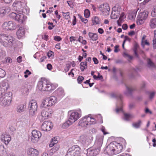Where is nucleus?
Listing matches in <instances>:
<instances>
[{"label": "nucleus", "instance_id": "1", "mask_svg": "<svg viewBox=\"0 0 156 156\" xmlns=\"http://www.w3.org/2000/svg\"><path fill=\"white\" fill-rule=\"evenodd\" d=\"M22 3L20 2L16 1L13 4V6L16 7V10L19 12L18 14L15 12H12L9 15V16L15 20L21 23H23L24 19L26 17L24 16L23 13H27V12L26 9L22 7Z\"/></svg>", "mask_w": 156, "mask_h": 156}, {"label": "nucleus", "instance_id": "2", "mask_svg": "<svg viewBox=\"0 0 156 156\" xmlns=\"http://www.w3.org/2000/svg\"><path fill=\"white\" fill-rule=\"evenodd\" d=\"M122 148L121 144L116 142H112L107 146L105 151L108 155H112L121 153Z\"/></svg>", "mask_w": 156, "mask_h": 156}, {"label": "nucleus", "instance_id": "3", "mask_svg": "<svg viewBox=\"0 0 156 156\" xmlns=\"http://www.w3.org/2000/svg\"><path fill=\"white\" fill-rule=\"evenodd\" d=\"M58 86L57 84H52L46 79H44L39 81L37 84L38 89L42 91H51Z\"/></svg>", "mask_w": 156, "mask_h": 156}, {"label": "nucleus", "instance_id": "4", "mask_svg": "<svg viewBox=\"0 0 156 156\" xmlns=\"http://www.w3.org/2000/svg\"><path fill=\"white\" fill-rule=\"evenodd\" d=\"M68 120L64 122L62 125V127L66 129L72 125L81 116L79 114L76 112H69L68 113Z\"/></svg>", "mask_w": 156, "mask_h": 156}, {"label": "nucleus", "instance_id": "5", "mask_svg": "<svg viewBox=\"0 0 156 156\" xmlns=\"http://www.w3.org/2000/svg\"><path fill=\"white\" fill-rule=\"evenodd\" d=\"M13 39L12 37L7 34H0V43L6 47L10 48L12 47L14 42Z\"/></svg>", "mask_w": 156, "mask_h": 156}, {"label": "nucleus", "instance_id": "6", "mask_svg": "<svg viewBox=\"0 0 156 156\" xmlns=\"http://www.w3.org/2000/svg\"><path fill=\"white\" fill-rule=\"evenodd\" d=\"M12 93L9 92L0 95V104L3 106H8L10 104L12 99Z\"/></svg>", "mask_w": 156, "mask_h": 156}, {"label": "nucleus", "instance_id": "7", "mask_svg": "<svg viewBox=\"0 0 156 156\" xmlns=\"http://www.w3.org/2000/svg\"><path fill=\"white\" fill-rule=\"evenodd\" d=\"M80 152V149L79 146L75 145L69 149L66 156H81Z\"/></svg>", "mask_w": 156, "mask_h": 156}, {"label": "nucleus", "instance_id": "8", "mask_svg": "<svg viewBox=\"0 0 156 156\" xmlns=\"http://www.w3.org/2000/svg\"><path fill=\"white\" fill-rule=\"evenodd\" d=\"M80 152V149L79 146L75 145L69 149L66 156H81Z\"/></svg>", "mask_w": 156, "mask_h": 156}, {"label": "nucleus", "instance_id": "9", "mask_svg": "<svg viewBox=\"0 0 156 156\" xmlns=\"http://www.w3.org/2000/svg\"><path fill=\"white\" fill-rule=\"evenodd\" d=\"M148 12L145 10L140 12L137 17V23L138 25L143 24L148 17Z\"/></svg>", "mask_w": 156, "mask_h": 156}, {"label": "nucleus", "instance_id": "10", "mask_svg": "<svg viewBox=\"0 0 156 156\" xmlns=\"http://www.w3.org/2000/svg\"><path fill=\"white\" fill-rule=\"evenodd\" d=\"M37 108L36 101L34 100L30 101L29 104V113L30 115L33 116L35 115Z\"/></svg>", "mask_w": 156, "mask_h": 156}, {"label": "nucleus", "instance_id": "11", "mask_svg": "<svg viewBox=\"0 0 156 156\" xmlns=\"http://www.w3.org/2000/svg\"><path fill=\"white\" fill-rule=\"evenodd\" d=\"M53 127L51 122L50 121H45L42 125L41 128L44 131H49Z\"/></svg>", "mask_w": 156, "mask_h": 156}, {"label": "nucleus", "instance_id": "12", "mask_svg": "<svg viewBox=\"0 0 156 156\" xmlns=\"http://www.w3.org/2000/svg\"><path fill=\"white\" fill-rule=\"evenodd\" d=\"M100 150L99 149L96 148H90L87 149V156H96L99 153Z\"/></svg>", "mask_w": 156, "mask_h": 156}, {"label": "nucleus", "instance_id": "13", "mask_svg": "<svg viewBox=\"0 0 156 156\" xmlns=\"http://www.w3.org/2000/svg\"><path fill=\"white\" fill-rule=\"evenodd\" d=\"M9 87V85L7 82L5 81H2L0 83V94H5Z\"/></svg>", "mask_w": 156, "mask_h": 156}, {"label": "nucleus", "instance_id": "14", "mask_svg": "<svg viewBox=\"0 0 156 156\" xmlns=\"http://www.w3.org/2000/svg\"><path fill=\"white\" fill-rule=\"evenodd\" d=\"M98 8L100 11L103 14H107L110 10L109 5L107 3L101 4Z\"/></svg>", "mask_w": 156, "mask_h": 156}, {"label": "nucleus", "instance_id": "15", "mask_svg": "<svg viewBox=\"0 0 156 156\" xmlns=\"http://www.w3.org/2000/svg\"><path fill=\"white\" fill-rule=\"evenodd\" d=\"M52 113V111L51 109L45 108L41 111V115L44 119L50 117Z\"/></svg>", "mask_w": 156, "mask_h": 156}, {"label": "nucleus", "instance_id": "16", "mask_svg": "<svg viewBox=\"0 0 156 156\" xmlns=\"http://www.w3.org/2000/svg\"><path fill=\"white\" fill-rule=\"evenodd\" d=\"M25 28L24 27H21L18 30L16 34L18 39L23 38L25 36Z\"/></svg>", "mask_w": 156, "mask_h": 156}, {"label": "nucleus", "instance_id": "17", "mask_svg": "<svg viewBox=\"0 0 156 156\" xmlns=\"http://www.w3.org/2000/svg\"><path fill=\"white\" fill-rule=\"evenodd\" d=\"M103 140V137H97L95 140L94 146L97 149H99L102 146Z\"/></svg>", "mask_w": 156, "mask_h": 156}, {"label": "nucleus", "instance_id": "18", "mask_svg": "<svg viewBox=\"0 0 156 156\" xmlns=\"http://www.w3.org/2000/svg\"><path fill=\"white\" fill-rule=\"evenodd\" d=\"M55 92L57 98L59 100L63 97L65 95L64 90L61 87L58 88Z\"/></svg>", "mask_w": 156, "mask_h": 156}, {"label": "nucleus", "instance_id": "19", "mask_svg": "<svg viewBox=\"0 0 156 156\" xmlns=\"http://www.w3.org/2000/svg\"><path fill=\"white\" fill-rule=\"evenodd\" d=\"M27 156H38V152L37 150L33 148L29 149L27 151Z\"/></svg>", "mask_w": 156, "mask_h": 156}, {"label": "nucleus", "instance_id": "20", "mask_svg": "<svg viewBox=\"0 0 156 156\" xmlns=\"http://www.w3.org/2000/svg\"><path fill=\"white\" fill-rule=\"evenodd\" d=\"M48 99L51 106L55 105L59 100L57 97L55 96H51Z\"/></svg>", "mask_w": 156, "mask_h": 156}, {"label": "nucleus", "instance_id": "21", "mask_svg": "<svg viewBox=\"0 0 156 156\" xmlns=\"http://www.w3.org/2000/svg\"><path fill=\"white\" fill-rule=\"evenodd\" d=\"M78 125L82 127H86L88 125L86 119L84 117H83L80 120L78 123Z\"/></svg>", "mask_w": 156, "mask_h": 156}, {"label": "nucleus", "instance_id": "22", "mask_svg": "<svg viewBox=\"0 0 156 156\" xmlns=\"http://www.w3.org/2000/svg\"><path fill=\"white\" fill-rule=\"evenodd\" d=\"M26 108V105L24 104L19 105L17 107L16 111L19 113L25 111Z\"/></svg>", "mask_w": 156, "mask_h": 156}, {"label": "nucleus", "instance_id": "23", "mask_svg": "<svg viewBox=\"0 0 156 156\" xmlns=\"http://www.w3.org/2000/svg\"><path fill=\"white\" fill-rule=\"evenodd\" d=\"M119 11L118 10H112L111 17L112 19H116L119 16Z\"/></svg>", "mask_w": 156, "mask_h": 156}, {"label": "nucleus", "instance_id": "24", "mask_svg": "<svg viewBox=\"0 0 156 156\" xmlns=\"http://www.w3.org/2000/svg\"><path fill=\"white\" fill-rule=\"evenodd\" d=\"M88 36L90 39L93 41H96L98 38V36L97 34L96 33L89 32L88 34Z\"/></svg>", "mask_w": 156, "mask_h": 156}, {"label": "nucleus", "instance_id": "25", "mask_svg": "<svg viewBox=\"0 0 156 156\" xmlns=\"http://www.w3.org/2000/svg\"><path fill=\"white\" fill-rule=\"evenodd\" d=\"M41 106V107L43 108H46L47 107L51 106L49 104V101L48 98H45L43 100Z\"/></svg>", "mask_w": 156, "mask_h": 156}, {"label": "nucleus", "instance_id": "26", "mask_svg": "<svg viewBox=\"0 0 156 156\" xmlns=\"http://www.w3.org/2000/svg\"><path fill=\"white\" fill-rule=\"evenodd\" d=\"M10 11V9L8 7H4L0 9V13L1 14H5Z\"/></svg>", "mask_w": 156, "mask_h": 156}, {"label": "nucleus", "instance_id": "27", "mask_svg": "<svg viewBox=\"0 0 156 156\" xmlns=\"http://www.w3.org/2000/svg\"><path fill=\"white\" fill-rule=\"evenodd\" d=\"M9 26L10 28V30H15L16 27V24L12 21H9Z\"/></svg>", "mask_w": 156, "mask_h": 156}, {"label": "nucleus", "instance_id": "28", "mask_svg": "<svg viewBox=\"0 0 156 156\" xmlns=\"http://www.w3.org/2000/svg\"><path fill=\"white\" fill-rule=\"evenodd\" d=\"M32 136H41V133L40 131L37 130H34L31 132Z\"/></svg>", "mask_w": 156, "mask_h": 156}, {"label": "nucleus", "instance_id": "29", "mask_svg": "<svg viewBox=\"0 0 156 156\" xmlns=\"http://www.w3.org/2000/svg\"><path fill=\"white\" fill-rule=\"evenodd\" d=\"M126 90L124 92V94L127 96L131 94L132 91L134 90V89L132 87L126 86Z\"/></svg>", "mask_w": 156, "mask_h": 156}, {"label": "nucleus", "instance_id": "30", "mask_svg": "<svg viewBox=\"0 0 156 156\" xmlns=\"http://www.w3.org/2000/svg\"><path fill=\"white\" fill-rule=\"evenodd\" d=\"M80 66V68L82 72L83 71L84 69H86L87 68V62H81Z\"/></svg>", "mask_w": 156, "mask_h": 156}, {"label": "nucleus", "instance_id": "31", "mask_svg": "<svg viewBox=\"0 0 156 156\" xmlns=\"http://www.w3.org/2000/svg\"><path fill=\"white\" fill-rule=\"evenodd\" d=\"M150 25L152 28L156 27V18L151 19L150 22Z\"/></svg>", "mask_w": 156, "mask_h": 156}, {"label": "nucleus", "instance_id": "32", "mask_svg": "<svg viewBox=\"0 0 156 156\" xmlns=\"http://www.w3.org/2000/svg\"><path fill=\"white\" fill-rule=\"evenodd\" d=\"M1 140L3 141L6 145H7L11 140V137H2Z\"/></svg>", "mask_w": 156, "mask_h": 156}, {"label": "nucleus", "instance_id": "33", "mask_svg": "<svg viewBox=\"0 0 156 156\" xmlns=\"http://www.w3.org/2000/svg\"><path fill=\"white\" fill-rule=\"evenodd\" d=\"M137 11L136 10L133 11L132 12L129 13V18L130 20H133L136 16Z\"/></svg>", "mask_w": 156, "mask_h": 156}, {"label": "nucleus", "instance_id": "34", "mask_svg": "<svg viewBox=\"0 0 156 156\" xmlns=\"http://www.w3.org/2000/svg\"><path fill=\"white\" fill-rule=\"evenodd\" d=\"M82 141L83 144H85L86 145H88L90 143L91 140L89 139L88 137H84Z\"/></svg>", "mask_w": 156, "mask_h": 156}, {"label": "nucleus", "instance_id": "35", "mask_svg": "<svg viewBox=\"0 0 156 156\" xmlns=\"http://www.w3.org/2000/svg\"><path fill=\"white\" fill-rule=\"evenodd\" d=\"M92 21L94 25L99 24L100 23L99 18L97 16L94 17L92 19Z\"/></svg>", "mask_w": 156, "mask_h": 156}, {"label": "nucleus", "instance_id": "36", "mask_svg": "<svg viewBox=\"0 0 156 156\" xmlns=\"http://www.w3.org/2000/svg\"><path fill=\"white\" fill-rule=\"evenodd\" d=\"M56 138V137H53L52 139L51 143L49 145L50 147H52L54 146L55 144L58 143V140Z\"/></svg>", "mask_w": 156, "mask_h": 156}, {"label": "nucleus", "instance_id": "37", "mask_svg": "<svg viewBox=\"0 0 156 156\" xmlns=\"http://www.w3.org/2000/svg\"><path fill=\"white\" fill-rule=\"evenodd\" d=\"M9 22H5L2 25V28L5 30H10V28L9 27Z\"/></svg>", "mask_w": 156, "mask_h": 156}, {"label": "nucleus", "instance_id": "38", "mask_svg": "<svg viewBox=\"0 0 156 156\" xmlns=\"http://www.w3.org/2000/svg\"><path fill=\"white\" fill-rule=\"evenodd\" d=\"M9 22H5L2 25V28L5 30H10V28L9 27Z\"/></svg>", "mask_w": 156, "mask_h": 156}, {"label": "nucleus", "instance_id": "39", "mask_svg": "<svg viewBox=\"0 0 156 156\" xmlns=\"http://www.w3.org/2000/svg\"><path fill=\"white\" fill-rule=\"evenodd\" d=\"M155 94L156 92L155 91H153L150 92L149 93V99L150 100L152 99L153 98H154Z\"/></svg>", "mask_w": 156, "mask_h": 156}, {"label": "nucleus", "instance_id": "40", "mask_svg": "<svg viewBox=\"0 0 156 156\" xmlns=\"http://www.w3.org/2000/svg\"><path fill=\"white\" fill-rule=\"evenodd\" d=\"M141 123V121L139 120L137 122L133 123V125L134 128H137L139 127L140 124Z\"/></svg>", "mask_w": 156, "mask_h": 156}, {"label": "nucleus", "instance_id": "41", "mask_svg": "<svg viewBox=\"0 0 156 156\" xmlns=\"http://www.w3.org/2000/svg\"><path fill=\"white\" fill-rule=\"evenodd\" d=\"M6 72L4 70L0 68V77H4L6 75Z\"/></svg>", "mask_w": 156, "mask_h": 156}, {"label": "nucleus", "instance_id": "42", "mask_svg": "<svg viewBox=\"0 0 156 156\" xmlns=\"http://www.w3.org/2000/svg\"><path fill=\"white\" fill-rule=\"evenodd\" d=\"M39 138L40 137H31V140L34 143H36L39 140Z\"/></svg>", "mask_w": 156, "mask_h": 156}, {"label": "nucleus", "instance_id": "43", "mask_svg": "<svg viewBox=\"0 0 156 156\" xmlns=\"http://www.w3.org/2000/svg\"><path fill=\"white\" fill-rule=\"evenodd\" d=\"M90 124H94L96 123V119L94 118V117H92V116L90 115Z\"/></svg>", "mask_w": 156, "mask_h": 156}, {"label": "nucleus", "instance_id": "44", "mask_svg": "<svg viewBox=\"0 0 156 156\" xmlns=\"http://www.w3.org/2000/svg\"><path fill=\"white\" fill-rule=\"evenodd\" d=\"M84 15L86 18H88L90 16V12L89 10L86 9L84 12Z\"/></svg>", "mask_w": 156, "mask_h": 156}, {"label": "nucleus", "instance_id": "45", "mask_svg": "<svg viewBox=\"0 0 156 156\" xmlns=\"http://www.w3.org/2000/svg\"><path fill=\"white\" fill-rule=\"evenodd\" d=\"M62 14L66 19H69L70 18L69 13V12H62Z\"/></svg>", "mask_w": 156, "mask_h": 156}, {"label": "nucleus", "instance_id": "46", "mask_svg": "<svg viewBox=\"0 0 156 156\" xmlns=\"http://www.w3.org/2000/svg\"><path fill=\"white\" fill-rule=\"evenodd\" d=\"M124 118L126 120H128L129 118L132 117V115L130 114H125Z\"/></svg>", "mask_w": 156, "mask_h": 156}, {"label": "nucleus", "instance_id": "47", "mask_svg": "<svg viewBox=\"0 0 156 156\" xmlns=\"http://www.w3.org/2000/svg\"><path fill=\"white\" fill-rule=\"evenodd\" d=\"M151 15L153 17L156 16V5L154 7V9L151 12Z\"/></svg>", "mask_w": 156, "mask_h": 156}, {"label": "nucleus", "instance_id": "48", "mask_svg": "<svg viewBox=\"0 0 156 156\" xmlns=\"http://www.w3.org/2000/svg\"><path fill=\"white\" fill-rule=\"evenodd\" d=\"M90 114L84 116L85 119H86L87 120V125H90Z\"/></svg>", "mask_w": 156, "mask_h": 156}, {"label": "nucleus", "instance_id": "49", "mask_svg": "<svg viewBox=\"0 0 156 156\" xmlns=\"http://www.w3.org/2000/svg\"><path fill=\"white\" fill-rule=\"evenodd\" d=\"M149 44V43L146 40L142 41L141 42V45L143 48L144 47L145 45H148Z\"/></svg>", "mask_w": 156, "mask_h": 156}, {"label": "nucleus", "instance_id": "50", "mask_svg": "<svg viewBox=\"0 0 156 156\" xmlns=\"http://www.w3.org/2000/svg\"><path fill=\"white\" fill-rule=\"evenodd\" d=\"M84 78L83 76H79L77 78L78 82L79 83H81V82L83 80Z\"/></svg>", "mask_w": 156, "mask_h": 156}, {"label": "nucleus", "instance_id": "51", "mask_svg": "<svg viewBox=\"0 0 156 156\" xmlns=\"http://www.w3.org/2000/svg\"><path fill=\"white\" fill-rule=\"evenodd\" d=\"M124 16V15H123V13H121L120 16V18H119V20H117V22L118 24V26H121V24L120 23L119 21H121V20L122 19V18L123 17V16Z\"/></svg>", "mask_w": 156, "mask_h": 156}, {"label": "nucleus", "instance_id": "52", "mask_svg": "<svg viewBox=\"0 0 156 156\" xmlns=\"http://www.w3.org/2000/svg\"><path fill=\"white\" fill-rule=\"evenodd\" d=\"M54 54L53 52L51 51H50L48 52L47 53V56L48 58H52L53 56V54Z\"/></svg>", "mask_w": 156, "mask_h": 156}, {"label": "nucleus", "instance_id": "53", "mask_svg": "<svg viewBox=\"0 0 156 156\" xmlns=\"http://www.w3.org/2000/svg\"><path fill=\"white\" fill-rule=\"evenodd\" d=\"M115 111L117 113H118L119 112H123L122 106H121L120 108H119L118 106L117 105Z\"/></svg>", "mask_w": 156, "mask_h": 156}, {"label": "nucleus", "instance_id": "54", "mask_svg": "<svg viewBox=\"0 0 156 156\" xmlns=\"http://www.w3.org/2000/svg\"><path fill=\"white\" fill-rule=\"evenodd\" d=\"M101 130L102 131V132L103 133V134L104 135H105L106 134L109 133L107 132H106L105 128L103 126H102V127L101 128Z\"/></svg>", "mask_w": 156, "mask_h": 156}, {"label": "nucleus", "instance_id": "55", "mask_svg": "<svg viewBox=\"0 0 156 156\" xmlns=\"http://www.w3.org/2000/svg\"><path fill=\"white\" fill-rule=\"evenodd\" d=\"M148 65L150 67H152L154 66L153 63L151 61V60L148 59L147 60Z\"/></svg>", "mask_w": 156, "mask_h": 156}, {"label": "nucleus", "instance_id": "56", "mask_svg": "<svg viewBox=\"0 0 156 156\" xmlns=\"http://www.w3.org/2000/svg\"><path fill=\"white\" fill-rule=\"evenodd\" d=\"M54 39L56 41H59L62 40V38L60 36H56L54 37Z\"/></svg>", "mask_w": 156, "mask_h": 156}, {"label": "nucleus", "instance_id": "57", "mask_svg": "<svg viewBox=\"0 0 156 156\" xmlns=\"http://www.w3.org/2000/svg\"><path fill=\"white\" fill-rule=\"evenodd\" d=\"M145 112L147 114H152V112L150 111L148 108H146L145 110Z\"/></svg>", "mask_w": 156, "mask_h": 156}, {"label": "nucleus", "instance_id": "58", "mask_svg": "<svg viewBox=\"0 0 156 156\" xmlns=\"http://www.w3.org/2000/svg\"><path fill=\"white\" fill-rule=\"evenodd\" d=\"M81 21L84 23H86L88 22V20L86 19L83 18L81 16L80 17Z\"/></svg>", "mask_w": 156, "mask_h": 156}, {"label": "nucleus", "instance_id": "59", "mask_svg": "<svg viewBox=\"0 0 156 156\" xmlns=\"http://www.w3.org/2000/svg\"><path fill=\"white\" fill-rule=\"evenodd\" d=\"M153 48L154 49H156V40L153 39Z\"/></svg>", "mask_w": 156, "mask_h": 156}, {"label": "nucleus", "instance_id": "60", "mask_svg": "<svg viewBox=\"0 0 156 156\" xmlns=\"http://www.w3.org/2000/svg\"><path fill=\"white\" fill-rule=\"evenodd\" d=\"M67 3L70 7L72 8L73 7V5L72 2L71 1H67Z\"/></svg>", "mask_w": 156, "mask_h": 156}, {"label": "nucleus", "instance_id": "61", "mask_svg": "<svg viewBox=\"0 0 156 156\" xmlns=\"http://www.w3.org/2000/svg\"><path fill=\"white\" fill-rule=\"evenodd\" d=\"M46 58H47V57L46 56H44L41 57L40 58V62H44Z\"/></svg>", "mask_w": 156, "mask_h": 156}, {"label": "nucleus", "instance_id": "62", "mask_svg": "<svg viewBox=\"0 0 156 156\" xmlns=\"http://www.w3.org/2000/svg\"><path fill=\"white\" fill-rule=\"evenodd\" d=\"M4 53V51L1 48H0V58H1Z\"/></svg>", "mask_w": 156, "mask_h": 156}, {"label": "nucleus", "instance_id": "63", "mask_svg": "<svg viewBox=\"0 0 156 156\" xmlns=\"http://www.w3.org/2000/svg\"><path fill=\"white\" fill-rule=\"evenodd\" d=\"M17 60L18 62L20 63V62L22 60V57L21 56H19L17 58Z\"/></svg>", "mask_w": 156, "mask_h": 156}, {"label": "nucleus", "instance_id": "64", "mask_svg": "<svg viewBox=\"0 0 156 156\" xmlns=\"http://www.w3.org/2000/svg\"><path fill=\"white\" fill-rule=\"evenodd\" d=\"M98 32L100 34H102L104 32V30L102 29L101 28H99L98 29Z\"/></svg>", "mask_w": 156, "mask_h": 156}]
</instances>
